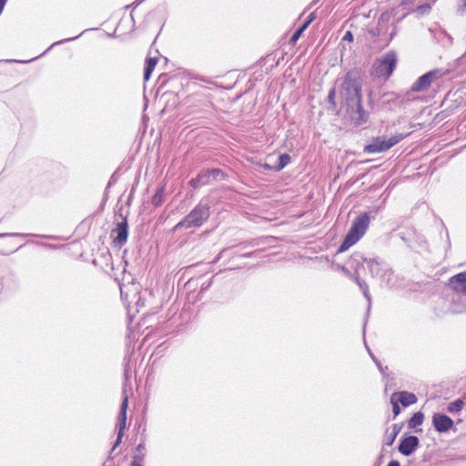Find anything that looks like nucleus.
Wrapping results in <instances>:
<instances>
[{
	"instance_id": "obj_30",
	"label": "nucleus",
	"mask_w": 466,
	"mask_h": 466,
	"mask_svg": "<svg viewBox=\"0 0 466 466\" xmlns=\"http://www.w3.org/2000/svg\"><path fill=\"white\" fill-rule=\"evenodd\" d=\"M369 354L375 362L376 366L378 367L380 372L385 376L386 375V370H388V367H383L380 363V361L374 356V354L370 351V349H368Z\"/></svg>"
},
{
	"instance_id": "obj_33",
	"label": "nucleus",
	"mask_w": 466,
	"mask_h": 466,
	"mask_svg": "<svg viewBox=\"0 0 466 466\" xmlns=\"http://www.w3.org/2000/svg\"><path fill=\"white\" fill-rule=\"evenodd\" d=\"M29 236H35L34 234L27 233H0V238H9V237H16V238H25Z\"/></svg>"
},
{
	"instance_id": "obj_1",
	"label": "nucleus",
	"mask_w": 466,
	"mask_h": 466,
	"mask_svg": "<svg viewBox=\"0 0 466 466\" xmlns=\"http://www.w3.org/2000/svg\"><path fill=\"white\" fill-rule=\"evenodd\" d=\"M362 77L359 68L349 70L342 81L339 96L343 106H348L362 99Z\"/></svg>"
},
{
	"instance_id": "obj_52",
	"label": "nucleus",
	"mask_w": 466,
	"mask_h": 466,
	"mask_svg": "<svg viewBox=\"0 0 466 466\" xmlns=\"http://www.w3.org/2000/svg\"><path fill=\"white\" fill-rule=\"evenodd\" d=\"M41 237H42V238H54V237H53V236H46V235H44V236H41Z\"/></svg>"
},
{
	"instance_id": "obj_35",
	"label": "nucleus",
	"mask_w": 466,
	"mask_h": 466,
	"mask_svg": "<svg viewBox=\"0 0 466 466\" xmlns=\"http://www.w3.org/2000/svg\"><path fill=\"white\" fill-rule=\"evenodd\" d=\"M431 9V6L430 4H422L420 5H418L417 11H419L420 14H424L426 12H429Z\"/></svg>"
},
{
	"instance_id": "obj_55",
	"label": "nucleus",
	"mask_w": 466,
	"mask_h": 466,
	"mask_svg": "<svg viewBox=\"0 0 466 466\" xmlns=\"http://www.w3.org/2000/svg\"><path fill=\"white\" fill-rule=\"evenodd\" d=\"M41 56H42L40 55V56H39V57H41ZM37 58H38V56H37ZM35 59H36V57H35ZM32 61H35V58H32Z\"/></svg>"
},
{
	"instance_id": "obj_51",
	"label": "nucleus",
	"mask_w": 466,
	"mask_h": 466,
	"mask_svg": "<svg viewBox=\"0 0 466 466\" xmlns=\"http://www.w3.org/2000/svg\"><path fill=\"white\" fill-rule=\"evenodd\" d=\"M112 179H113V177L110 178V180H109V182L107 184V187H109L113 184Z\"/></svg>"
},
{
	"instance_id": "obj_24",
	"label": "nucleus",
	"mask_w": 466,
	"mask_h": 466,
	"mask_svg": "<svg viewBox=\"0 0 466 466\" xmlns=\"http://www.w3.org/2000/svg\"><path fill=\"white\" fill-rule=\"evenodd\" d=\"M424 420V414L421 411L413 413L410 419L408 420L409 429H415L420 426Z\"/></svg>"
},
{
	"instance_id": "obj_43",
	"label": "nucleus",
	"mask_w": 466,
	"mask_h": 466,
	"mask_svg": "<svg viewBox=\"0 0 466 466\" xmlns=\"http://www.w3.org/2000/svg\"><path fill=\"white\" fill-rule=\"evenodd\" d=\"M461 5L459 6L458 11L464 13L466 12V0H461Z\"/></svg>"
},
{
	"instance_id": "obj_23",
	"label": "nucleus",
	"mask_w": 466,
	"mask_h": 466,
	"mask_svg": "<svg viewBox=\"0 0 466 466\" xmlns=\"http://www.w3.org/2000/svg\"><path fill=\"white\" fill-rule=\"evenodd\" d=\"M291 161V157L289 154H280L274 163V171L279 172L285 168Z\"/></svg>"
},
{
	"instance_id": "obj_31",
	"label": "nucleus",
	"mask_w": 466,
	"mask_h": 466,
	"mask_svg": "<svg viewBox=\"0 0 466 466\" xmlns=\"http://www.w3.org/2000/svg\"><path fill=\"white\" fill-rule=\"evenodd\" d=\"M390 403L392 405V412H393V418L395 419L401 411V409L400 407V402H398L396 400L395 398H393L392 396L390 397Z\"/></svg>"
},
{
	"instance_id": "obj_27",
	"label": "nucleus",
	"mask_w": 466,
	"mask_h": 466,
	"mask_svg": "<svg viewBox=\"0 0 466 466\" xmlns=\"http://www.w3.org/2000/svg\"><path fill=\"white\" fill-rule=\"evenodd\" d=\"M145 451H146L145 440L142 439L141 441L135 448L134 454L132 457H141V462L143 463L144 459H145Z\"/></svg>"
},
{
	"instance_id": "obj_11",
	"label": "nucleus",
	"mask_w": 466,
	"mask_h": 466,
	"mask_svg": "<svg viewBox=\"0 0 466 466\" xmlns=\"http://www.w3.org/2000/svg\"><path fill=\"white\" fill-rule=\"evenodd\" d=\"M432 425L437 432L445 433L453 428L454 421L448 415L437 412L432 416Z\"/></svg>"
},
{
	"instance_id": "obj_18",
	"label": "nucleus",
	"mask_w": 466,
	"mask_h": 466,
	"mask_svg": "<svg viewBox=\"0 0 466 466\" xmlns=\"http://www.w3.org/2000/svg\"><path fill=\"white\" fill-rule=\"evenodd\" d=\"M315 12H312L309 15L305 21L295 30V32L291 35L289 40L291 44H295L299 39L303 32L309 26V25L315 20Z\"/></svg>"
},
{
	"instance_id": "obj_10",
	"label": "nucleus",
	"mask_w": 466,
	"mask_h": 466,
	"mask_svg": "<svg viewBox=\"0 0 466 466\" xmlns=\"http://www.w3.org/2000/svg\"><path fill=\"white\" fill-rule=\"evenodd\" d=\"M111 237L116 245L124 246L128 238V222L127 217H122V220L116 223L112 229Z\"/></svg>"
},
{
	"instance_id": "obj_28",
	"label": "nucleus",
	"mask_w": 466,
	"mask_h": 466,
	"mask_svg": "<svg viewBox=\"0 0 466 466\" xmlns=\"http://www.w3.org/2000/svg\"><path fill=\"white\" fill-rule=\"evenodd\" d=\"M336 88L333 86L329 89L328 94V102L329 104V106L328 107L329 110H336L337 109V102H336Z\"/></svg>"
},
{
	"instance_id": "obj_40",
	"label": "nucleus",
	"mask_w": 466,
	"mask_h": 466,
	"mask_svg": "<svg viewBox=\"0 0 466 466\" xmlns=\"http://www.w3.org/2000/svg\"><path fill=\"white\" fill-rule=\"evenodd\" d=\"M130 466H143L141 457H132Z\"/></svg>"
},
{
	"instance_id": "obj_49",
	"label": "nucleus",
	"mask_w": 466,
	"mask_h": 466,
	"mask_svg": "<svg viewBox=\"0 0 466 466\" xmlns=\"http://www.w3.org/2000/svg\"><path fill=\"white\" fill-rule=\"evenodd\" d=\"M410 3H411V0H402L401 1L402 5H407V4H410Z\"/></svg>"
},
{
	"instance_id": "obj_4",
	"label": "nucleus",
	"mask_w": 466,
	"mask_h": 466,
	"mask_svg": "<svg viewBox=\"0 0 466 466\" xmlns=\"http://www.w3.org/2000/svg\"><path fill=\"white\" fill-rule=\"evenodd\" d=\"M398 56L394 50H390L380 58H377L373 67L379 77L389 78L397 66Z\"/></svg>"
},
{
	"instance_id": "obj_12",
	"label": "nucleus",
	"mask_w": 466,
	"mask_h": 466,
	"mask_svg": "<svg viewBox=\"0 0 466 466\" xmlns=\"http://www.w3.org/2000/svg\"><path fill=\"white\" fill-rule=\"evenodd\" d=\"M449 288L458 295H466V271L460 272L450 278Z\"/></svg>"
},
{
	"instance_id": "obj_50",
	"label": "nucleus",
	"mask_w": 466,
	"mask_h": 466,
	"mask_svg": "<svg viewBox=\"0 0 466 466\" xmlns=\"http://www.w3.org/2000/svg\"><path fill=\"white\" fill-rule=\"evenodd\" d=\"M7 1H8V0H0V5H3V6L5 7V4H6V2H7Z\"/></svg>"
},
{
	"instance_id": "obj_15",
	"label": "nucleus",
	"mask_w": 466,
	"mask_h": 466,
	"mask_svg": "<svg viewBox=\"0 0 466 466\" xmlns=\"http://www.w3.org/2000/svg\"><path fill=\"white\" fill-rule=\"evenodd\" d=\"M211 182L208 169L201 170L198 176L189 180L188 184L193 189H198L203 186L208 185Z\"/></svg>"
},
{
	"instance_id": "obj_45",
	"label": "nucleus",
	"mask_w": 466,
	"mask_h": 466,
	"mask_svg": "<svg viewBox=\"0 0 466 466\" xmlns=\"http://www.w3.org/2000/svg\"><path fill=\"white\" fill-rule=\"evenodd\" d=\"M387 466H400V463L396 460H391Z\"/></svg>"
},
{
	"instance_id": "obj_34",
	"label": "nucleus",
	"mask_w": 466,
	"mask_h": 466,
	"mask_svg": "<svg viewBox=\"0 0 466 466\" xmlns=\"http://www.w3.org/2000/svg\"><path fill=\"white\" fill-rule=\"evenodd\" d=\"M259 244H260V241L258 239L253 238L249 241L240 243L238 246H241L243 248H248V247L255 248V247L258 246Z\"/></svg>"
},
{
	"instance_id": "obj_54",
	"label": "nucleus",
	"mask_w": 466,
	"mask_h": 466,
	"mask_svg": "<svg viewBox=\"0 0 466 466\" xmlns=\"http://www.w3.org/2000/svg\"><path fill=\"white\" fill-rule=\"evenodd\" d=\"M395 34H396L395 32H392V33L390 34V40L393 38V36L395 35Z\"/></svg>"
},
{
	"instance_id": "obj_22",
	"label": "nucleus",
	"mask_w": 466,
	"mask_h": 466,
	"mask_svg": "<svg viewBox=\"0 0 466 466\" xmlns=\"http://www.w3.org/2000/svg\"><path fill=\"white\" fill-rule=\"evenodd\" d=\"M157 57L148 56L146 58L145 67H144V80L145 81L149 80L151 74L157 66Z\"/></svg>"
},
{
	"instance_id": "obj_5",
	"label": "nucleus",
	"mask_w": 466,
	"mask_h": 466,
	"mask_svg": "<svg viewBox=\"0 0 466 466\" xmlns=\"http://www.w3.org/2000/svg\"><path fill=\"white\" fill-rule=\"evenodd\" d=\"M405 137L406 135L397 134L390 137L385 136L373 137L370 143L364 147V152L368 154L385 152L400 142Z\"/></svg>"
},
{
	"instance_id": "obj_42",
	"label": "nucleus",
	"mask_w": 466,
	"mask_h": 466,
	"mask_svg": "<svg viewBox=\"0 0 466 466\" xmlns=\"http://www.w3.org/2000/svg\"><path fill=\"white\" fill-rule=\"evenodd\" d=\"M261 167L265 169V170H268V171H274V164L271 165V164H268V163H264L261 165Z\"/></svg>"
},
{
	"instance_id": "obj_47",
	"label": "nucleus",
	"mask_w": 466,
	"mask_h": 466,
	"mask_svg": "<svg viewBox=\"0 0 466 466\" xmlns=\"http://www.w3.org/2000/svg\"><path fill=\"white\" fill-rule=\"evenodd\" d=\"M319 0H313L308 6V9L312 8L315 5L319 3Z\"/></svg>"
},
{
	"instance_id": "obj_20",
	"label": "nucleus",
	"mask_w": 466,
	"mask_h": 466,
	"mask_svg": "<svg viewBox=\"0 0 466 466\" xmlns=\"http://www.w3.org/2000/svg\"><path fill=\"white\" fill-rule=\"evenodd\" d=\"M369 259L365 258L361 253L355 252L352 254L348 261L349 266L353 268L356 272L364 262H368Z\"/></svg>"
},
{
	"instance_id": "obj_3",
	"label": "nucleus",
	"mask_w": 466,
	"mask_h": 466,
	"mask_svg": "<svg viewBox=\"0 0 466 466\" xmlns=\"http://www.w3.org/2000/svg\"><path fill=\"white\" fill-rule=\"evenodd\" d=\"M370 222V216L368 212H363L359 215L345 235L342 242L340 243L337 252L343 253L348 250L351 246L356 244L367 231Z\"/></svg>"
},
{
	"instance_id": "obj_26",
	"label": "nucleus",
	"mask_w": 466,
	"mask_h": 466,
	"mask_svg": "<svg viewBox=\"0 0 466 466\" xmlns=\"http://www.w3.org/2000/svg\"><path fill=\"white\" fill-rule=\"evenodd\" d=\"M208 173L210 175L211 181H222L227 177V175L220 168L208 169Z\"/></svg>"
},
{
	"instance_id": "obj_9",
	"label": "nucleus",
	"mask_w": 466,
	"mask_h": 466,
	"mask_svg": "<svg viewBox=\"0 0 466 466\" xmlns=\"http://www.w3.org/2000/svg\"><path fill=\"white\" fill-rule=\"evenodd\" d=\"M441 75V69H433L420 76L411 86V91L422 92L427 90L431 84Z\"/></svg>"
},
{
	"instance_id": "obj_19",
	"label": "nucleus",
	"mask_w": 466,
	"mask_h": 466,
	"mask_svg": "<svg viewBox=\"0 0 466 466\" xmlns=\"http://www.w3.org/2000/svg\"><path fill=\"white\" fill-rule=\"evenodd\" d=\"M166 200V186L161 185L159 186L155 194L151 198V204L155 208L160 207Z\"/></svg>"
},
{
	"instance_id": "obj_36",
	"label": "nucleus",
	"mask_w": 466,
	"mask_h": 466,
	"mask_svg": "<svg viewBox=\"0 0 466 466\" xmlns=\"http://www.w3.org/2000/svg\"><path fill=\"white\" fill-rule=\"evenodd\" d=\"M398 236L409 248L412 247L411 240L406 236L404 232H400Z\"/></svg>"
},
{
	"instance_id": "obj_48",
	"label": "nucleus",
	"mask_w": 466,
	"mask_h": 466,
	"mask_svg": "<svg viewBox=\"0 0 466 466\" xmlns=\"http://www.w3.org/2000/svg\"><path fill=\"white\" fill-rule=\"evenodd\" d=\"M144 1L145 0H136L133 5H135V7H137V6H138Z\"/></svg>"
},
{
	"instance_id": "obj_46",
	"label": "nucleus",
	"mask_w": 466,
	"mask_h": 466,
	"mask_svg": "<svg viewBox=\"0 0 466 466\" xmlns=\"http://www.w3.org/2000/svg\"><path fill=\"white\" fill-rule=\"evenodd\" d=\"M42 245H43L44 247H46V248H53V249H55V248H57V246H56V245L49 244V243H43Z\"/></svg>"
},
{
	"instance_id": "obj_16",
	"label": "nucleus",
	"mask_w": 466,
	"mask_h": 466,
	"mask_svg": "<svg viewBox=\"0 0 466 466\" xmlns=\"http://www.w3.org/2000/svg\"><path fill=\"white\" fill-rule=\"evenodd\" d=\"M391 396L395 398L396 400L400 402L403 407H409L416 403L418 400L414 393L405 390L394 392Z\"/></svg>"
},
{
	"instance_id": "obj_13",
	"label": "nucleus",
	"mask_w": 466,
	"mask_h": 466,
	"mask_svg": "<svg viewBox=\"0 0 466 466\" xmlns=\"http://www.w3.org/2000/svg\"><path fill=\"white\" fill-rule=\"evenodd\" d=\"M367 265L370 276L379 279V280H380L382 273L387 271L388 263L380 258H370Z\"/></svg>"
},
{
	"instance_id": "obj_38",
	"label": "nucleus",
	"mask_w": 466,
	"mask_h": 466,
	"mask_svg": "<svg viewBox=\"0 0 466 466\" xmlns=\"http://www.w3.org/2000/svg\"><path fill=\"white\" fill-rule=\"evenodd\" d=\"M342 40L343 41H347V42H353L354 35H353L352 32L351 31H346V33L344 34V35L342 37Z\"/></svg>"
},
{
	"instance_id": "obj_29",
	"label": "nucleus",
	"mask_w": 466,
	"mask_h": 466,
	"mask_svg": "<svg viewBox=\"0 0 466 466\" xmlns=\"http://www.w3.org/2000/svg\"><path fill=\"white\" fill-rule=\"evenodd\" d=\"M86 32L83 31L81 32L78 35L76 36H73V37H68V38H66V39H62V40H59V41H56L55 43H53L43 54H41V56H44L46 55L48 51H50L54 46H59V45H62L64 43H67V42H71V41H74L76 39H77L78 37H80L84 33Z\"/></svg>"
},
{
	"instance_id": "obj_44",
	"label": "nucleus",
	"mask_w": 466,
	"mask_h": 466,
	"mask_svg": "<svg viewBox=\"0 0 466 466\" xmlns=\"http://www.w3.org/2000/svg\"><path fill=\"white\" fill-rule=\"evenodd\" d=\"M256 253H257V250H254V251L244 253V254H242L240 256L243 257V258H252V257L255 256Z\"/></svg>"
},
{
	"instance_id": "obj_53",
	"label": "nucleus",
	"mask_w": 466,
	"mask_h": 466,
	"mask_svg": "<svg viewBox=\"0 0 466 466\" xmlns=\"http://www.w3.org/2000/svg\"><path fill=\"white\" fill-rule=\"evenodd\" d=\"M4 6L0 5V15L2 14L3 10H4Z\"/></svg>"
},
{
	"instance_id": "obj_21",
	"label": "nucleus",
	"mask_w": 466,
	"mask_h": 466,
	"mask_svg": "<svg viewBox=\"0 0 466 466\" xmlns=\"http://www.w3.org/2000/svg\"><path fill=\"white\" fill-rule=\"evenodd\" d=\"M355 282L359 286V288L360 289V290L363 293L364 298L368 301V311H369L370 309V306H371V297H370V294L369 292V286H368V284L366 283L365 280H363V279H361L360 278L359 275L355 276Z\"/></svg>"
},
{
	"instance_id": "obj_25",
	"label": "nucleus",
	"mask_w": 466,
	"mask_h": 466,
	"mask_svg": "<svg viewBox=\"0 0 466 466\" xmlns=\"http://www.w3.org/2000/svg\"><path fill=\"white\" fill-rule=\"evenodd\" d=\"M465 405V402L462 399H456L455 400L449 403L447 407V411L450 413H458L460 412Z\"/></svg>"
},
{
	"instance_id": "obj_14",
	"label": "nucleus",
	"mask_w": 466,
	"mask_h": 466,
	"mask_svg": "<svg viewBox=\"0 0 466 466\" xmlns=\"http://www.w3.org/2000/svg\"><path fill=\"white\" fill-rule=\"evenodd\" d=\"M400 97L395 93H384L380 97V108L391 111L399 104Z\"/></svg>"
},
{
	"instance_id": "obj_41",
	"label": "nucleus",
	"mask_w": 466,
	"mask_h": 466,
	"mask_svg": "<svg viewBox=\"0 0 466 466\" xmlns=\"http://www.w3.org/2000/svg\"><path fill=\"white\" fill-rule=\"evenodd\" d=\"M369 34L372 36V37H377L380 35V30L379 27H373L371 29L369 30Z\"/></svg>"
},
{
	"instance_id": "obj_8",
	"label": "nucleus",
	"mask_w": 466,
	"mask_h": 466,
	"mask_svg": "<svg viewBox=\"0 0 466 466\" xmlns=\"http://www.w3.org/2000/svg\"><path fill=\"white\" fill-rule=\"evenodd\" d=\"M420 446V440L417 436L404 433L398 445V451L404 456L412 455Z\"/></svg>"
},
{
	"instance_id": "obj_39",
	"label": "nucleus",
	"mask_w": 466,
	"mask_h": 466,
	"mask_svg": "<svg viewBox=\"0 0 466 466\" xmlns=\"http://www.w3.org/2000/svg\"><path fill=\"white\" fill-rule=\"evenodd\" d=\"M402 425L401 424H393L392 425V431H390L395 437H397L401 431Z\"/></svg>"
},
{
	"instance_id": "obj_6",
	"label": "nucleus",
	"mask_w": 466,
	"mask_h": 466,
	"mask_svg": "<svg viewBox=\"0 0 466 466\" xmlns=\"http://www.w3.org/2000/svg\"><path fill=\"white\" fill-rule=\"evenodd\" d=\"M346 113L355 127H361L369 122L370 113L364 109L362 99L346 106Z\"/></svg>"
},
{
	"instance_id": "obj_17",
	"label": "nucleus",
	"mask_w": 466,
	"mask_h": 466,
	"mask_svg": "<svg viewBox=\"0 0 466 466\" xmlns=\"http://www.w3.org/2000/svg\"><path fill=\"white\" fill-rule=\"evenodd\" d=\"M397 279L398 276L394 274V271L392 270L391 267L388 264L387 265V271L385 273H382L381 279H380V286L381 287H387L389 289H394L397 287Z\"/></svg>"
},
{
	"instance_id": "obj_37",
	"label": "nucleus",
	"mask_w": 466,
	"mask_h": 466,
	"mask_svg": "<svg viewBox=\"0 0 466 466\" xmlns=\"http://www.w3.org/2000/svg\"><path fill=\"white\" fill-rule=\"evenodd\" d=\"M211 285H212V279H209L208 280L204 281L200 287V293H203L206 290H208L211 287Z\"/></svg>"
},
{
	"instance_id": "obj_32",
	"label": "nucleus",
	"mask_w": 466,
	"mask_h": 466,
	"mask_svg": "<svg viewBox=\"0 0 466 466\" xmlns=\"http://www.w3.org/2000/svg\"><path fill=\"white\" fill-rule=\"evenodd\" d=\"M396 438L397 437H395V435H393L391 432H389V431L387 430L384 436L383 444L387 446H391L394 443Z\"/></svg>"
},
{
	"instance_id": "obj_2",
	"label": "nucleus",
	"mask_w": 466,
	"mask_h": 466,
	"mask_svg": "<svg viewBox=\"0 0 466 466\" xmlns=\"http://www.w3.org/2000/svg\"><path fill=\"white\" fill-rule=\"evenodd\" d=\"M210 217V206L203 200L199 201L193 209L177 222L172 228V232L177 233L182 230H189L201 228Z\"/></svg>"
},
{
	"instance_id": "obj_7",
	"label": "nucleus",
	"mask_w": 466,
	"mask_h": 466,
	"mask_svg": "<svg viewBox=\"0 0 466 466\" xmlns=\"http://www.w3.org/2000/svg\"><path fill=\"white\" fill-rule=\"evenodd\" d=\"M128 407V398L127 395H125L122 399V402L120 405V410L118 413L117 418V433H116V439L114 442V445L111 449V452L114 451V450L120 445L122 442L123 436L125 434V430L127 428V410Z\"/></svg>"
}]
</instances>
